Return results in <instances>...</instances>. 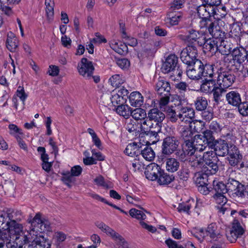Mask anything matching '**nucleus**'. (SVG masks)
<instances>
[{
    "instance_id": "64",
    "label": "nucleus",
    "mask_w": 248,
    "mask_h": 248,
    "mask_svg": "<svg viewBox=\"0 0 248 248\" xmlns=\"http://www.w3.org/2000/svg\"><path fill=\"white\" fill-rule=\"evenodd\" d=\"M238 106V110L241 114L243 116H248V103H240Z\"/></svg>"
},
{
    "instance_id": "44",
    "label": "nucleus",
    "mask_w": 248,
    "mask_h": 248,
    "mask_svg": "<svg viewBox=\"0 0 248 248\" xmlns=\"http://www.w3.org/2000/svg\"><path fill=\"white\" fill-rule=\"evenodd\" d=\"M213 186L214 190L216 192V194H225L227 192L226 185L221 182L215 180L213 182Z\"/></svg>"
},
{
    "instance_id": "24",
    "label": "nucleus",
    "mask_w": 248,
    "mask_h": 248,
    "mask_svg": "<svg viewBox=\"0 0 248 248\" xmlns=\"http://www.w3.org/2000/svg\"><path fill=\"white\" fill-rule=\"evenodd\" d=\"M185 40L188 42L193 43L197 41L198 44L200 45L205 38V34H201L195 30L191 29L185 35Z\"/></svg>"
},
{
    "instance_id": "11",
    "label": "nucleus",
    "mask_w": 248,
    "mask_h": 248,
    "mask_svg": "<svg viewBox=\"0 0 248 248\" xmlns=\"http://www.w3.org/2000/svg\"><path fill=\"white\" fill-rule=\"evenodd\" d=\"M198 50L195 46L189 45L184 48L181 53L180 58L184 63L191 65L197 61Z\"/></svg>"
},
{
    "instance_id": "38",
    "label": "nucleus",
    "mask_w": 248,
    "mask_h": 248,
    "mask_svg": "<svg viewBox=\"0 0 248 248\" xmlns=\"http://www.w3.org/2000/svg\"><path fill=\"white\" fill-rule=\"evenodd\" d=\"M147 113L145 110L141 108H137L133 110L131 109L130 115L136 121L140 120V122L145 119Z\"/></svg>"
},
{
    "instance_id": "19",
    "label": "nucleus",
    "mask_w": 248,
    "mask_h": 248,
    "mask_svg": "<svg viewBox=\"0 0 248 248\" xmlns=\"http://www.w3.org/2000/svg\"><path fill=\"white\" fill-rule=\"evenodd\" d=\"M147 116L156 124L159 125L161 129L162 122L165 118V115L157 108H153L149 110Z\"/></svg>"
},
{
    "instance_id": "12",
    "label": "nucleus",
    "mask_w": 248,
    "mask_h": 248,
    "mask_svg": "<svg viewBox=\"0 0 248 248\" xmlns=\"http://www.w3.org/2000/svg\"><path fill=\"white\" fill-rule=\"evenodd\" d=\"M216 8L209 7L206 4H202L197 8V13L199 17L202 19L201 25L202 26H207L211 21L209 17L211 16H214L216 12Z\"/></svg>"
},
{
    "instance_id": "36",
    "label": "nucleus",
    "mask_w": 248,
    "mask_h": 248,
    "mask_svg": "<svg viewBox=\"0 0 248 248\" xmlns=\"http://www.w3.org/2000/svg\"><path fill=\"white\" fill-rule=\"evenodd\" d=\"M222 61L227 68L233 70H236V62L232 54L224 56L222 58Z\"/></svg>"
},
{
    "instance_id": "52",
    "label": "nucleus",
    "mask_w": 248,
    "mask_h": 248,
    "mask_svg": "<svg viewBox=\"0 0 248 248\" xmlns=\"http://www.w3.org/2000/svg\"><path fill=\"white\" fill-rule=\"evenodd\" d=\"M170 22L172 25L178 24V22L182 18V14L181 13L174 14L173 11L170 12L169 14Z\"/></svg>"
},
{
    "instance_id": "30",
    "label": "nucleus",
    "mask_w": 248,
    "mask_h": 248,
    "mask_svg": "<svg viewBox=\"0 0 248 248\" xmlns=\"http://www.w3.org/2000/svg\"><path fill=\"white\" fill-rule=\"evenodd\" d=\"M110 46L113 50L120 55H124L128 52L126 44L121 41L112 40L110 44Z\"/></svg>"
},
{
    "instance_id": "20",
    "label": "nucleus",
    "mask_w": 248,
    "mask_h": 248,
    "mask_svg": "<svg viewBox=\"0 0 248 248\" xmlns=\"http://www.w3.org/2000/svg\"><path fill=\"white\" fill-rule=\"evenodd\" d=\"M218 42L217 40L213 38L206 39L205 36L204 39L202 43L200 45L203 46V48L204 52H210L212 54L215 53L218 50Z\"/></svg>"
},
{
    "instance_id": "26",
    "label": "nucleus",
    "mask_w": 248,
    "mask_h": 248,
    "mask_svg": "<svg viewBox=\"0 0 248 248\" xmlns=\"http://www.w3.org/2000/svg\"><path fill=\"white\" fill-rule=\"evenodd\" d=\"M205 79L202 80L201 85V90L205 93H210L215 89L216 86V81L213 79V77H204Z\"/></svg>"
},
{
    "instance_id": "32",
    "label": "nucleus",
    "mask_w": 248,
    "mask_h": 248,
    "mask_svg": "<svg viewBox=\"0 0 248 248\" xmlns=\"http://www.w3.org/2000/svg\"><path fill=\"white\" fill-rule=\"evenodd\" d=\"M129 100L131 105L134 107H140L143 103V97L138 92L131 93L129 97Z\"/></svg>"
},
{
    "instance_id": "55",
    "label": "nucleus",
    "mask_w": 248,
    "mask_h": 248,
    "mask_svg": "<svg viewBox=\"0 0 248 248\" xmlns=\"http://www.w3.org/2000/svg\"><path fill=\"white\" fill-rule=\"evenodd\" d=\"M202 133V136L203 137V138L204 139L208 145L211 143H214L216 140H215V138L213 135V132H212L210 130H206L204 131Z\"/></svg>"
},
{
    "instance_id": "42",
    "label": "nucleus",
    "mask_w": 248,
    "mask_h": 248,
    "mask_svg": "<svg viewBox=\"0 0 248 248\" xmlns=\"http://www.w3.org/2000/svg\"><path fill=\"white\" fill-rule=\"evenodd\" d=\"M140 152L139 147L134 142L129 143L124 150V153L130 156L137 155Z\"/></svg>"
},
{
    "instance_id": "31",
    "label": "nucleus",
    "mask_w": 248,
    "mask_h": 248,
    "mask_svg": "<svg viewBox=\"0 0 248 248\" xmlns=\"http://www.w3.org/2000/svg\"><path fill=\"white\" fill-rule=\"evenodd\" d=\"M192 141L195 148L198 152L203 151L208 145L202 136V134L195 135Z\"/></svg>"
},
{
    "instance_id": "8",
    "label": "nucleus",
    "mask_w": 248,
    "mask_h": 248,
    "mask_svg": "<svg viewBox=\"0 0 248 248\" xmlns=\"http://www.w3.org/2000/svg\"><path fill=\"white\" fill-rule=\"evenodd\" d=\"M207 236L214 240H217L220 237L219 230L215 223L209 224L206 230L200 228L196 232L195 236L201 241Z\"/></svg>"
},
{
    "instance_id": "17",
    "label": "nucleus",
    "mask_w": 248,
    "mask_h": 248,
    "mask_svg": "<svg viewBox=\"0 0 248 248\" xmlns=\"http://www.w3.org/2000/svg\"><path fill=\"white\" fill-rule=\"evenodd\" d=\"M227 155L229 163L232 166H237L242 160V156L238 148L234 145H230V151Z\"/></svg>"
},
{
    "instance_id": "39",
    "label": "nucleus",
    "mask_w": 248,
    "mask_h": 248,
    "mask_svg": "<svg viewBox=\"0 0 248 248\" xmlns=\"http://www.w3.org/2000/svg\"><path fill=\"white\" fill-rule=\"evenodd\" d=\"M194 146L192 141H188L184 144L183 149L185 153L189 157L194 155H198V152Z\"/></svg>"
},
{
    "instance_id": "9",
    "label": "nucleus",
    "mask_w": 248,
    "mask_h": 248,
    "mask_svg": "<svg viewBox=\"0 0 248 248\" xmlns=\"http://www.w3.org/2000/svg\"><path fill=\"white\" fill-rule=\"evenodd\" d=\"M246 49L243 46L233 49L232 55L236 62V71L242 73L246 72Z\"/></svg>"
},
{
    "instance_id": "28",
    "label": "nucleus",
    "mask_w": 248,
    "mask_h": 248,
    "mask_svg": "<svg viewBox=\"0 0 248 248\" xmlns=\"http://www.w3.org/2000/svg\"><path fill=\"white\" fill-rule=\"evenodd\" d=\"M7 48L11 52H15L18 46V41L15 35L9 32L7 33L6 41Z\"/></svg>"
},
{
    "instance_id": "45",
    "label": "nucleus",
    "mask_w": 248,
    "mask_h": 248,
    "mask_svg": "<svg viewBox=\"0 0 248 248\" xmlns=\"http://www.w3.org/2000/svg\"><path fill=\"white\" fill-rule=\"evenodd\" d=\"M197 176L196 179V183L198 185H208V176L214 173H207L206 172H197Z\"/></svg>"
},
{
    "instance_id": "62",
    "label": "nucleus",
    "mask_w": 248,
    "mask_h": 248,
    "mask_svg": "<svg viewBox=\"0 0 248 248\" xmlns=\"http://www.w3.org/2000/svg\"><path fill=\"white\" fill-rule=\"evenodd\" d=\"M66 238V234L61 232H55L53 236V239L57 244H60L61 243L63 242Z\"/></svg>"
},
{
    "instance_id": "41",
    "label": "nucleus",
    "mask_w": 248,
    "mask_h": 248,
    "mask_svg": "<svg viewBox=\"0 0 248 248\" xmlns=\"http://www.w3.org/2000/svg\"><path fill=\"white\" fill-rule=\"evenodd\" d=\"M125 81L124 78L122 75L115 74L111 76L109 79L111 85L115 88L119 87L124 83Z\"/></svg>"
},
{
    "instance_id": "57",
    "label": "nucleus",
    "mask_w": 248,
    "mask_h": 248,
    "mask_svg": "<svg viewBox=\"0 0 248 248\" xmlns=\"http://www.w3.org/2000/svg\"><path fill=\"white\" fill-rule=\"evenodd\" d=\"M170 94H165L164 96L161 97L159 102V107L162 110L166 107L169 106L168 105L170 102Z\"/></svg>"
},
{
    "instance_id": "27",
    "label": "nucleus",
    "mask_w": 248,
    "mask_h": 248,
    "mask_svg": "<svg viewBox=\"0 0 248 248\" xmlns=\"http://www.w3.org/2000/svg\"><path fill=\"white\" fill-rule=\"evenodd\" d=\"M226 99L228 103L233 106L237 107L241 102L240 94L235 91L228 93L226 94Z\"/></svg>"
},
{
    "instance_id": "16",
    "label": "nucleus",
    "mask_w": 248,
    "mask_h": 248,
    "mask_svg": "<svg viewBox=\"0 0 248 248\" xmlns=\"http://www.w3.org/2000/svg\"><path fill=\"white\" fill-rule=\"evenodd\" d=\"M94 70L92 62L86 58H83L81 60L80 68L78 69V72L85 78H91V74H93Z\"/></svg>"
},
{
    "instance_id": "43",
    "label": "nucleus",
    "mask_w": 248,
    "mask_h": 248,
    "mask_svg": "<svg viewBox=\"0 0 248 248\" xmlns=\"http://www.w3.org/2000/svg\"><path fill=\"white\" fill-rule=\"evenodd\" d=\"M116 111L120 115L128 118L130 115L131 109L128 105L121 104L117 107Z\"/></svg>"
},
{
    "instance_id": "33",
    "label": "nucleus",
    "mask_w": 248,
    "mask_h": 248,
    "mask_svg": "<svg viewBox=\"0 0 248 248\" xmlns=\"http://www.w3.org/2000/svg\"><path fill=\"white\" fill-rule=\"evenodd\" d=\"M209 128L210 130H212L216 133L220 132L221 133V137L226 138V140L230 139L232 136L231 133H224V132L227 130V128L223 127L222 128L219 124L216 121L212 122L210 124Z\"/></svg>"
},
{
    "instance_id": "60",
    "label": "nucleus",
    "mask_w": 248,
    "mask_h": 248,
    "mask_svg": "<svg viewBox=\"0 0 248 248\" xmlns=\"http://www.w3.org/2000/svg\"><path fill=\"white\" fill-rule=\"evenodd\" d=\"M91 239L93 242V244L90 246H88L86 248H84L81 245H78V248H96L97 246L100 244L101 240L100 237L95 234H93L91 236Z\"/></svg>"
},
{
    "instance_id": "21",
    "label": "nucleus",
    "mask_w": 248,
    "mask_h": 248,
    "mask_svg": "<svg viewBox=\"0 0 248 248\" xmlns=\"http://www.w3.org/2000/svg\"><path fill=\"white\" fill-rule=\"evenodd\" d=\"M178 58L175 55L169 56L163 63L161 69L163 73H168L176 67Z\"/></svg>"
},
{
    "instance_id": "37",
    "label": "nucleus",
    "mask_w": 248,
    "mask_h": 248,
    "mask_svg": "<svg viewBox=\"0 0 248 248\" xmlns=\"http://www.w3.org/2000/svg\"><path fill=\"white\" fill-rule=\"evenodd\" d=\"M97 227L100 229L102 232L106 233V234L112 238L117 233L113 229L109 227L108 226L103 223V222L98 221L95 223Z\"/></svg>"
},
{
    "instance_id": "29",
    "label": "nucleus",
    "mask_w": 248,
    "mask_h": 248,
    "mask_svg": "<svg viewBox=\"0 0 248 248\" xmlns=\"http://www.w3.org/2000/svg\"><path fill=\"white\" fill-rule=\"evenodd\" d=\"M120 31L122 34V37L125 39L126 45L131 46H135L138 44L137 40L133 37H129L126 32L125 24L123 21L119 22Z\"/></svg>"
},
{
    "instance_id": "22",
    "label": "nucleus",
    "mask_w": 248,
    "mask_h": 248,
    "mask_svg": "<svg viewBox=\"0 0 248 248\" xmlns=\"http://www.w3.org/2000/svg\"><path fill=\"white\" fill-rule=\"evenodd\" d=\"M71 172L63 171L62 181L66 185L70 186L75 181V177L78 175V166H75L71 169Z\"/></svg>"
},
{
    "instance_id": "18",
    "label": "nucleus",
    "mask_w": 248,
    "mask_h": 248,
    "mask_svg": "<svg viewBox=\"0 0 248 248\" xmlns=\"http://www.w3.org/2000/svg\"><path fill=\"white\" fill-rule=\"evenodd\" d=\"M213 145L214 152L217 155L224 156L230 151L227 142L225 140L219 139L216 140Z\"/></svg>"
},
{
    "instance_id": "47",
    "label": "nucleus",
    "mask_w": 248,
    "mask_h": 248,
    "mask_svg": "<svg viewBox=\"0 0 248 248\" xmlns=\"http://www.w3.org/2000/svg\"><path fill=\"white\" fill-rule=\"evenodd\" d=\"M142 156L148 161H152L155 156V154L151 147L146 146L141 151Z\"/></svg>"
},
{
    "instance_id": "15",
    "label": "nucleus",
    "mask_w": 248,
    "mask_h": 248,
    "mask_svg": "<svg viewBox=\"0 0 248 248\" xmlns=\"http://www.w3.org/2000/svg\"><path fill=\"white\" fill-rule=\"evenodd\" d=\"M195 111L190 107H182L178 113V118L180 122L190 124L194 118Z\"/></svg>"
},
{
    "instance_id": "23",
    "label": "nucleus",
    "mask_w": 248,
    "mask_h": 248,
    "mask_svg": "<svg viewBox=\"0 0 248 248\" xmlns=\"http://www.w3.org/2000/svg\"><path fill=\"white\" fill-rule=\"evenodd\" d=\"M188 161L189 165L195 172H203V162L202 161L201 155L199 157L196 155L189 157Z\"/></svg>"
},
{
    "instance_id": "53",
    "label": "nucleus",
    "mask_w": 248,
    "mask_h": 248,
    "mask_svg": "<svg viewBox=\"0 0 248 248\" xmlns=\"http://www.w3.org/2000/svg\"><path fill=\"white\" fill-rule=\"evenodd\" d=\"M110 99L112 105L114 106L123 104L125 102L123 97L120 96V95L116 93V91H113L111 93V96L110 97Z\"/></svg>"
},
{
    "instance_id": "2",
    "label": "nucleus",
    "mask_w": 248,
    "mask_h": 248,
    "mask_svg": "<svg viewBox=\"0 0 248 248\" xmlns=\"http://www.w3.org/2000/svg\"><path fill=\"white\" fill-rule=\"evenodd\" d=\"M146 177L151 181L157 180L160 185H167L174 179L173 175H170L161 170L159 165L152 163L148 165L145 171Z\"/></svg>"
},
{
    "instance_id": "54",
    "label": "nucleus",
    "mask_w": 248,
    "mask_h": 248,
    "mask_svg": "<svg viewBox=\"0 0 248 248\" xmlns=\"http://www.w3.org/2000/svg\"><path fill=\"white\" fill-rule=\"evenodd\" d=\"M239 184L240 183L238 181L234 179L229 178L226 184L227 192L228 191L233 192L234 190H236L237 187L239 186Z\"/></svg>"
},
{
    "instance_id": "3",
    "label": "nucleus",
    "mask_w": 248,
    "mask_h": 248,
    "mask_svg": "<svg viewBox=\"0 0 248 248\" xmlns=\"http://www.w3.org/2000/svg\"><path fill=\"white\" fill-rule=\"evenodd\" d=\"M186 70V75L191 79L199 80L202 77L212 78L214 72L212 65H204L201 61H197L189 65Z\"/></svg>"
},
{
    "instance_id": "10",
    "label": "nucleus",
    "mask_w": 248,
    "mask_h": 248,
    "mask_svg": "<svg viewBox=\"0 0 248 248\" xmlns=\"http://www.w3.org/2000/svg\"><path fill=\"white\" fill-rule=\"evenodd\" d=\"M217 83L221 87L228 88L233 83L235 77L230 71H227L222 68L217 71Z\"/></svg>"
},
{
    "instance_id": "49",
    "label": "nucleus",
    "mask_w": 248,
    "mask_h": 248,
    "mask_svg": "<svg viewBox=\"0 0 248 248\" xmlns=\"http://www.w3.org/2000/svg\"><path fill=\"white\" fill-rule=\"evenodd\" d=\"M129 215L134 218H135L140 221L144 220L146 218L145 213L141 210L132 208L129 211Z\"/></svg>"
},
{
    "instance_id": "4",
    "label": "nucleus",
    "mask_w": 248,
    "mask_h": 248,
    "mask_svg": "<svg viewBox=\"0 0 248 248\" xmlns=\"http://www.w3.org/2000/svg\"><path fill=\"white\" fill-rule=\"evenodd\" d=\"M24 236L27 238V241L22 242V239L20 237L17 240H14L15 242H18L17 248H50V245L46 241L44 237L37 236L36 237L31 236L29 241L27 235L23 234V231L20 233V236Z\"/></svg>"
},
{
    "instance_id": "25",
    "label": "nucleus",
    "mask_w": 248,
    "mask_h": 248,
    "mask_svg": "<svg viewBox=\"0 0 248 248\" xmlns=\"http://www.w3.org/2000/svg\"><path fill=\"white\" fill-rule=\"evenodd\" d=\"M155 90L157 93L160 95L170 94V86L168 81L160 78L156 83Z\"/></svg>"
},
{
    "instance_id": "14",
    "label": "nucleus",
    "mask_w": 248,
    "mask_h": 248,
    "mask_svg": "<svg viewBox=\"0 0 248 248\" xmlns=\"http://www.w3.org/2000/svg\"><path fill=\"white\" fill-rule=\"evenodd\" d=\"M243 229L239 222L234 219L232 223V228L229 232L226 233V236L231 243H234L238 237L243 234Z\"/></svg>"
},
{
    "instance_id": "35",
    "label": "nucleus",
    "mask_w": 248,
    "mask_h": 248,
    "mask_svg": "<svg viewBox=\"0 0 248 248\" xmlns=\"http://www.w3.org/2000/svg\"><path fill=\"white\" fill-rule=\"evenodd\" d=\"M112 239L115 242V248H128L129 247L128 242L118 232Z\"/></svg>"
},
{
    "instance_id": "46",
    "label": "nucleus",
    "mask_w": 248,
    "mask_h": 248,
    "mask_svg": "<svg viewBox=\"0 0 248 248\" xmlns=\"http://www.w3.org/2000/svg\"><path fill=\"white\" fill-rule=\"evenodd\" d=\"M87 131L91 135L93 144L99 150H102L103 147L101 140L98 138L94 131L92 128H88Z\"/></svg>"
},
{
    "instance_id": "7",
    "label": "nucleus",
    "mask_w": 248,
    "mask_h": 248,
    "mask_svg": "<svg viewBox=\"0 0 248 248\" xmlns=\"http://www.w3.org/2000/svg\"><path fill=\"white\" fill-rule=\"evenodd\" d=\"M140 127L143 133H146L147 136H153L155 139V140L152 142L153 143L159 140L158 133L161 131L160 127L154 123L148 116L147 115L146 118L141 121Z\"/></svg>"
},
{
    "instance_id": "5",
    "label": "nucleus",
    "mask_w": 248,
    "mask_h": 248,
    "mask_svg": "<svg viewBox=\"0 0 248 248\" xmlns=\"http://www.w3.org/2000/svg\"><path fill=\"white\" fill-rule=\"evenodd\" d=\"M51 229L50 223L47 220H42L39 214H37L31 222V229L30 231L31 236L36 237L37 236L44 237L40 233L45 231H49Z\"/></svg>"
},
{
    "instance_id": "51",
    "label": "nucleus",
    "mask_w": 248,
    "mask_h": 248,
    "mask_svg": "<svg viewBox=\"0 0 248 248\" xmlns=\"http://www.w3.org/2000/svg\"><path fill=\"white\" fill-rule=\"evenodd\" d=\"M207 101L204 97H198L195 102L196 108L198 110H204L207 106Z\"/></svg>"
},
{
    "instance_id": "58",
    "label": "nucleus",
    "mask_w": 248,
    "mask_h": 248,
    "mask_svg": "<svg viewBox=\"0 0 248 248\" xmlns=\"http://www.w3.org/2000/svg\"><path fill=\"white\" fill-rule=\"evenodd\" d=\"M223 88V87H221L220 86L219 87L216 86L215 89H214L212 92L213 93L214 100L216 102H218L220 97L222 96L223 93L225 91Z\"/></svg>"
},
{
    "instance_id": "50",
    "label": "nucleus",
    "mask_w": 248,
    "mask_h": 248,
    "mask_svg": "<svg viewBox=\"0 0 248 248\" xmlns=\"http://www.w3.org/2000/svg\"><path fill=\"white\" fill-rule=\"evenodd\" d=\"M13 220L8 217L7 214L5 213L0 214V227H1L3 230H9V225L7 224V222Z\"/></svg>"
},
{
    "instance_id": "34",
    "label": "nucleus",
    "mask_w": 248,
    "mask_h": 248,
    "mask_svg": "<svg viewBox=\"0 0 248 248\" xmlns=\"http://www.w3.org/2000/svg\"><path fill=\"white\" fill-rule=\"evenodd\" d=\"M180 132L184 143L193 140V132L190 126L181 127Z\"/></svg>"
},
{
    "instance_id": "63",
    "label": "nucleus",
    "mask_w": 248,
    "mask_h": 248,
    "mask_svg": "<svg viewBox=\"0 0 248 248\" xmlns=\"http://www.w3.org/2000/svg\"><path fill=\"white\" fill-rule=\"evenodd\" d=\"M191 208V204L189 202L180 203L177 208L179 212H185L189 214V210Z\"/></svg>"
},
{
    "instance_id": "6",
    "label": "nucleus",
    "mask_w": 248,
    "mask_h": 248,
    "mask_svg": "<svg viewBox=\"0 0 248 248\" xmlns=\"http://www.w3.org/2000/svg\"><path fill=\"white\" fill-rule=\"evenodd\" d=\"M203 172L207 173H216L218 170L217 157L213 151H207L202 155Z\"/></svg>"
},
{
    "instance_id": "40",
    "label": "nucleus",
    "mask_w": 248,
    "mask_h": 248,
    "mask_svg": "<svg viewBox=\"0 0 248 248\" xmlns=\"http://www.w3.org/2000/svg\"><path fill=\"white\" fill-rule=\"evenodd\" d=\"M179 162L177 159L174 158H169L166 160V169L170 172L177 171L179 167Z\"/></svg>"
},
{
    "instance_id": "61",
    "label": "nucleus",
    "mask_w": 248,
    "mask_h": 248,
    "mask_svg": "<svg viewBox=\"0 0 248 248\" xmlns=\"http://www.w3.org/2000/svg\"><path fill=\"white\" fill-rule=\"evenodd\" d=\"M185 2V0H174L170 4V10L175 11L182 8Z\"/></svg>"
},
{
    "instance_id": "56",
    "label": "nucleus",
    "mask_w": 248,
    "mask_h": 248,
    "mask_svg": "<svg viewBox=\"0 0 248 248\" xmlns=\"http://www.w3.org/2000/svg\"><path fill=\"white\" fill-rule=\"evenodd\" d=\"M93 182L98 186H102L105 188L110 187V185L106 182L104 178L101 175H99L94 179Z\"/></svg>"
},
{
    "instance_id": "48",
    "label": "nucleus",
    "mask_w": 248,
    "mask_h": 248,
    "mask_svg": "<svg viewBox=\"0 0 248 248\" xmlns=\"http://www.w3.org/2000/svg\"><path fill=\"white\" fill-rule=\"evenodd\" d=\"M45 4L46 6V12L48 19H51L54 14V2L53 0H46Z\"/></svg>"
},
{
    "instance_id": "1",
    "label": "nucleus",
    "mask_w": 248,
    "mask_h": 248,
    "mask_svg": "<svg viewBox=\"0 0 248 248\" xmlns=\"http://www.w3.org/2000/svg\"><path fill=\"white\" fill-rule=\"evenodd\" d=\"M7 224L9 225V230H0V248H4L5 245L6 248H17L19 243L14 240H17L20 237L23 239L22 242L27 241L26 237L20 236L22 226L15 220L7 222Z\"/></svg>"
},
{
    "instance_id": "13",
    "label": "nucleus",
    "mask_w": 248,
    "mask_h": 248,
    "mask_svg": "<svg viewBox=\"0 0 248 248\" xmlns=\"http://www.w3.org/2000/svg\"><path fill=\"white\" fill-rule=\"evenodd\" d=\"M179 145V141L175 137H167L164 139L162 143V154L169 155L176 150Z\"/></svg>"
},
{
    "instance_id": "59",
    "label": "nucleus",
    "mask_w": 248,
    "mask_h": 248,
    "mask_svg": "<svg viewBox=\"0 0 248 248\" xmlns=\"http://www.w3.org/2000/svg\"><path fill=\"white\" fill-rule=\"evenodd\" d=\"M224 194H215L213 196V198L216 201V202L218 204V205H224L227 202V199L226 197L224 195Z\"/></svg>"
}]
</instances>
